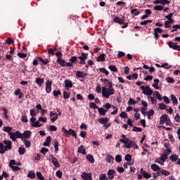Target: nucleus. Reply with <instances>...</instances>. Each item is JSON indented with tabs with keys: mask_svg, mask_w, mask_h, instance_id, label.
<instances>
[{
	"mask_svg": "<svg viewBox=\"0 0 180 180\" xmlns=\"http://www.w3.org/2000/svg\"><path fill=\"white\" fill-rule=\"evenodd\" d=\"M108 89L106 87H102V96L103 98H106V99H108L109 96H111V95L115 94V89H113L112 82H108Z\"/></svg>",
	"mask_w": 180,
	"mask_h": 180,
	"instance_id": "f257e3e1",
	"label": "nucleus"
},
{
	"mask_svg": "<svg viewBox=\"0 0 180 180\" xmlns=\"http://www.w3.org/2000/svg\"><path fill=\"white\" fill-rule=\"evenodd\" d=\"M3 143H0V154H5L8 150H12V141L11 140L3 141Z\"/></svg>",
	"mask_w": 180,
	"mask_h": 180,
	"instance_id": "f03ea898",
	"label": "nucleus"
},
{
	"mask_svg": "<svg viewBox=\"0 0 180 180\" xmlns=\"http://www.w3.org/2000/svg\"><path fill=\"white\" fill-rule=\"evenodd\" d=\"M120 143H123L125 144L124 146V148H135V150H139V146L136 144V143L131 141V140L127 139H120Z\"/></svg>",
	"mask_w": 180,
	"mask_h": 180,
	"instance_id": "7ed1b4c3",
	"label": "nucleus"
},
{
	"mask_svg": "<svg viewBox=\"0 0 180 180\" xmlns=\"http://www.w3.org/2000/svg\"><path fill=\"white\" fill-rule=\"evenodd\" d=\"M168 158V154L162 153L160 158H158L155 160V162L156 164H160V165L164 166V162L167 161V158Z\"/></svg>",
	"mask_w": 180,
	"mask_h": 180,
	"instance_id": "20e7f679",
	"label": "nucleus"
},
{
	"mask_svg": "<svg viewBox=\"0 0 180 180\" xmlns=\"http://www.w3.org/2000/svg\"><path fill=\"white\" fill-rule=\"evenodd\" d=\"M140 89H142V93L146 96H151L153 95V90L149 86H141Z\"/></svg>",
	"mask_w": 180,
	"mask_h": 180,
	"instance_id": "39448f33",
	"label": "nucleus"
},
{
	"mask_svg": "<svg viewBox=\"0 0 180 180\" xmlns=\"http://www.w3.org/2000/svg\"><path fill=\"white\" fill-rule=\"evenodd\" d=\"M10 139L13 140V141H16V139H20L22 137V134L17 131L15 132H12L9 134Z\"/></svg>",
	"mask_w": 180,
	"mask_h": 180,
	"instance_id": "423d86ee",
	"label": "nucleus"
},
{
	"mask_svg": "<svg viewBox=\"0 0 180 180\" xmlns=\"http://www.w3.org/2000/svg\"><path fill=\"white\" fill-rule=\"evenodd\" d=\"M30 123L32 127H41L40 122L39 121L36 122V118L33 117L30 119Z\"/></svg>",
	"mask_w": 180,
	"mask_h": 180,
	"instance_id": "0eeeda50",
	"label": "nucleus"
},
{
	"mask_svg": "<svg viewBox=\"0 0 180 180\" xmlns=\"http://www.w3.org/2000/svg\"><path fill=\"white\" fill-rule=\"evenodd\" d=\"M32 136V132L29 130L25 131L23 132V134H21V140H26L27 139H29V137H30Z\"/></svg>",
	"mask_w": 180,
	"mask_h": 180,
	"instance_id": "6e6552de",
	"label": "nucleus"
},
{
	"mask_svg": "<svg viewBox=\"0 0 180 180\" xmlns=\"http://www.w3.org/2000/svg\"><path fill=\"white\" fill-rule=\"evenodd\" d=\"M78 58L81 60L79 64L84 65H85V60L88 58V53H82V56H79Z\"/></svg>",
	"mask_w": 180,
	"mask_h": 180,
	"instance_id": "1a4fd4ad",
	"label": "nucleus"
},
{
	"mask_svg": "<svg viewBox=\"0 0 180 180\" xmlns=\"http://www.w3.org/2000/svg\"><path fill=\"white\" fill-rule=\"evenodd\" d=\"M169 122L168 115H167V114H163L160 118V124H164V123H167V124H168Z\"/></svg>",
	"mask_w": 180,
	"mask_h": 180,
	"instance_id": "9d476101",
	"label": "nucleus"
},
{
	"mask_svg": "<svg viewBox=\"0 0 180 180\" xmlns=\"http://www.w3.org/2000/svg\"><path fill=\"white\" fill-rule=\"evenodd\" d=\"M50 158L52 160V163L53 164L54 167H56V168H60V162H58V160H57V158H54V156H53V155H51Z\"/></svg>",
	"mask_w": 180,
	"mask_h": 180,
	"instance_id": "9b49d317",
	"label": "nucleus"
},
{
	"mask_svg": "<svg viewBox=\"0 0 180 180\" xmlns=\"http://www.w3.org/2000/svg\"><path fill=\"white\" fill-rule=\"evenodd\" d=\"M81 178L82 179H84V180H92V175H91V174L84 172L81 175Z\"/></svg>",
	"mask_w": 180,
	"mask_h": 180,
	"instance_id": "f8f14e48",
	"label": "nucleus"
},
{
	"mask_svg": "<svg viewBox=\"0 0 180 180\" xmlns=\"http://www.w3.org/2000/svg\"><path fill=\"white\" fill-rule=\"evenodd\" d=\"M49 116L51 118V122H52L53 123H54V122H56V120H57V119H58V115H57V113L53 112V111H51L49 113ZM53 116H54L53 117Z\"/></svg>",
	"mask_w": 180,
	"mask_h": 180,
	"instance_id": "ddd939ff",
	"label": "nucleus"
},
{
	"mask_svg": "<svg viewBox=\"0 0 180 180\" xmlns=\"http://www.w3.org/2000/svg\"><path fill=\"white\" fill-rule=\"evenodd\" d=\"M51 84L52 82L49 80L46 82V92L47 94H50L51 92Z\"/></svg>",
	"mask_w": 180,
	"mask_h": 180,
	"instance_id": "4468645a",
	"label": "nucleus"
},
{
	"mask_svg": "<svg viewBox=\"0 0 180 180\" xmlns=\"http://www.w3.org/2000/svg\"><path fill=\"white\" fill-rule=\"evenodd\" d=\"M141 174L146 179H148L151 178V175L148 172H146V170H144L143 169H141Z\"/></svg>",
	"mask_w": 180,
	"mask_h": 180,
	"instance_id": "2eb2a0df",
	"label": "nucleus"
},
{
	"mask_svg": "<svg viewBox=\"0 0 180 180\" xmlns=\"http://www.w3.org/2000/svg\"><path fill=\"white\" fill-rule=\"evenodd\" d=\"M87 75L88 74H86L84 72H79V71L76 72V77H77L78 78H85V77H86Z\"/></svg>",
	"mask_w": 180,
	"mask_h": 180,
	"instance_id": "dca6fc26",
	"label": "nucleus"
},
{
	"mask_svg": "<svg viewBox=\"0 0 180 180\" xmlns=\"http://www.w3.org/2000/svg\"><path fill=\"white\" fill-rule=\"evenodd\" d=\"M150 168L154 172H158V171H160L161 169V167H160V166H158V165L157 164H152L150 165Z\"/></svg>",
	"mask_w": 180,
	"mask_h": 180,
	"instance_id": "f3484780",
	"label": "nucleus"
},
{
	"mask_svg": "<svg viewBox=\"0 0 180 180\" xmlns=\"http://www.w3.org/2000/svg\"><path fill=\"white\" fill-rule=\"evenodd\" d=\"M158 33H162V30L161 28H156L154 30V36L156 39H158V37H160Z\"/></svg>",
	"mask_w": 180,
	"mask_h": 180,
	"instance_id": "a211bd4d",
	"label": "nucleus"
},
{
	"mask_svg": "<svg viewBox=\"0 0 180 180\" xmlns=\"http://www.w3.org/2000/svg\"><path fill=\"white\" fill-rule=\"evenodd\" d=\"M77 153H79L80 154H83V155H86V152L85 151V148H84V146H80L78 148Z\"/></svg>",
	"mask_w": 180,
	"mask_h": 180,
	"instance_id": "6ab92c4d",
	"label": "nucleus"
},
{
	"mask_svg": "<svg viewBox=\"0 0 180 180\" xmlns=\"http://www.w3.org/2000/svg\"><path fill=\"white\" fill-rule=\"evenodd\" d=\"M50 143H51V136H48L45 141V142L43 143V146L44 147H47L50 146Z\"/></svg>",
	"mask_w": 180,
	"mask_h": 180,
	"instance_id": "aec40b11",
	"label": "nucleus"
},
{
	"mask_svg": "<svg viewBox=\"0 0 180 180\" xmlns=\"http://www.w3.org/2000/svg\"><path fill=\"white\" fill-rule=\"evenodd\" d=\"M57 63L61 65V67H66V63L65 60H62L61 58L58 57Z\"/></svg>",
	"mask_w": 180,
	"mask_h": 180,
	"instance_id": "412c9836",
	"label": "nucleus"
},
{
	"mask_svg": "<svg viewBox=\"0 0 180 180\" xmlns=\"http://www.w3.org/2000/svg\"><path fill=\"white\" fill-rule=\"evenodd\" d=\"M113 20L115 23H119L120 25L124 23V19H120L118 17H115Z\"/></svg>",
	"mask_w": 180,
	"mask_h": 180,
	"instance_id": "4be33fe9",
	"label": "nucleus"
},
{
	"mask_svg": "<svg viewBox=\"0 0 180 180\" xmlns=\"http://www.w3.org/2000/svg\"><path fill=\"white\" fill-rule=\"evenodd\" d=\"M35 82L37 84V85H39V86H41V84H44V80L42 78L37 77L35 79Z\"/></svg>",
	"mask_w": 180,
	"mask_h": 180,
	"instance_id": "5701e85b",
	"label": "nucleus"
},
{
	"mask_svg": "<svg viewBox=\"0 0 180 180\" xmlns=\"http://www.w3.org/2000/svg\"><path fill=\"white\" fill-rule=\"evenodd\" d=\"M3 130L6 133H8V136H9V134H11V133H12V130H13V128L11 127H3Z\"/></svg>",
	"mask_w": 180,
	"mask_h": 180,
	"instance_id": "b1692460",
	"label": "nucleus"
},
{
	"mask_svg": "<svg viewBox=\"0 0 180 180\" xmlns=\"http://www.w3.org/2000/svg\"><path fill=\"white\" fill-rule=\"evenodd\" d=\"M105 57H106V55L105 53H102L96 58V61L103 62L105 61Z\"/></svg>",
	"mask_w": 180,
	"mask_h": 180,
	"instance_id": "393cba45",
	"label": "nucleus"
},
{
	"mask_svg": "<svg viewBox=\"0 0 180 180\" xmlns=\"http://www.w3.org/2000/svg\"><path fill=\"white\" fill-rule=\"evenodd\" d=\"M86 158L88 161H89V162H91V164H94L95 162V159L94 158V155H87Z\"/></svg>",
	"mask_w": 180,
	"mask_h": 180,
	"instance_id": "a878e982",
	"label": "nucleus"
},
{
	"mask_svg": "<svg viewBox=\"0 0 180 180\" xmlns=\"http://www.w3.org/2000/svg\"><path fill=\"white\" fill-rule=\"evenodd\" d=\"M108 120H109L108 119V117H103V118L98 119V122L101 123V124H106Z\"/></svg>",
	"mask_w": 180,
	"mask_h": 180,
	"instance_id": "bb28decb",
	"label": "nucleus"
},
{
	"mask_svg": "<svg viewBox=\"0 0 180 180\" xmlns=\"http://www.w3.org/2000/svg\"><path fill=\"white\" fill-rule=\"evenodd\" d=\"M65 85L66 88H72V82L69 79L65 80Z\"/></svg>",
	"mask_w": 180,
	"mask_h": 180,
	"instance_id": "cd10ccee",
	"label": "nucleus"
},
{
	"mask_svg": "<svg viewBox=\"0 0 180 180\" xmlns=\"http://www.w3.org/2000/svg\"><path fill=\"white\" fill-rule=\"evenodd\" d=\"M98 113L100 115H102L103 116H105L106 115V112H108V110H105L103 108H98Z\"/></svg>",
	"mask_w": 180,
	"mask_h": 180,
	"instance_id": "c85d7f7f",
	"label": "nucleus"
},
{
	"mask_svg": "<svg viewBox=\"0 0 180 180\" xmlns=\"http://www.w3.org/2000/svg\"><path fill=\"white\" fill-rule=\"evenodd\" d=\"M27 177L30 178V179H34L36 178V174L33 171H30L27 174Z\"/></svg>",
	"mask_w": 180,
	"mask_h": 180,
	"instance_id": "c756f323",
	"label": "nucleus"
},
{
	"mask_svg": "<svg viewBox=\"0 0 180 180\" xmlns=\"http://www.w3.org/2000/svg\"><path fill=\"white\" fill-rule=\"evenodd\" d=\"M171 99L173 105H178V99H176V97L175 96V95L172 94Z\"/></svg>",
	"mask_w": 180,
	"mask_h": 180,
	"instance_id": "7c9ffc66",
	"label": "nucleus"
},
{
	"mask_svg": "<svg viewBox=\"0 0 180 180\" xmlns=\"http://www.w3.org/2000/svg\"><path fill=\"white\" fill-rule=\"evenodd\" d=\"M73 136V137H75V139H77V132H75V131H74V129H69V132H68V136Z\"/></svg>",
	"mask_w": 180,
	"mask_h": 180,
	"instance_id": "2f4dec72",
	"label": "nucleus"
},
{
	"mask_svg": "<svg viewBox=\"0 0 180 180\" xmlns=\"http://www.w3.org/2000/svg\"><path fill=\"white\" fill-rule=\"evenodd\" d=\"M154 96L158 101H162V97L161 96V94H160V92L158 91H155L154 92Z\"/></svg>",
	"mask_w": 180,
	"mask_h": 180,
	"instance_id": "473e14b6",
	"label": "nucleus"
},
{
	"mask_svg": "<svg viewBox=\"0 0 180 180\" xmlns=\"http://www.w3.org/2000/svg\"><path fill=\"white\" fill-rule=\"evenodd\" d=\"M169 159L172 162H175L178 160V155H172L169 156Z\"/></svg>",
	"mask_w": 180,
	"mask_h": 180,
	"instance_id": "72a5a7b5",
	"label": "nucleus"
},
{
	"mask_svg": "<svg viewBox=\"0 0 180 180\" xmlns=\"http://www.w3.org/2000/svg\"><path fill=\"white\" fill-rule=\"evenodd\" d=\"M18 153L20 155H23V154H25V153H26V150L23 147H20L18 148Z\"/></svg>",
	"mask_w": 180,
	"mask_h": 180,
	"instance_id": "f704fd0d",
	"label": "nucleus"
},
{
	"mask_svg": "<svg viewBox=\"0 0 180 180\" xmlns=\"http://www.w3.org/2000/svg\"><path fill=\"white\" fill-rule=\"evenodd\" d=\"M176 46H178V44L176 43L175 44H174V42L169 43V47H170L171 49H173V50H176Z\"/></svg>",
	"mask_w": 180,
	"mask_h": 180,
	"instance_id": "c9c22d12",
	"label": "nucleus"
},
{
	"mask_svg": "<svg viewBox=\"0 0 180 180\" xmlns=\"http://www.w3.org/2000/svg\"><path fill=\"white\" fill-rule=\"evenodd\" d=\"M38 60H39L42 64H49V59H43V58L39 57Z\"/></svg>",
	"mask_w": 180,
	"mask_h": 180,
	"instance_id": "e433bc0d",
	"label": "nucleus"
},
{
	"mask_svg": "<svg viewBox=\"0 0 180 180\" xmlns=\"http://www.w3.org/2000/svg\"><path fill=\"white\" fill-rule=\"evenodd\" d=\"M108 68L110 71H112V72H117V68L115 65H110Z\"/></svg>",
	"mask_w": 180,
	"mask_h": 180,
	"instance_id": "4c0bfd02",
	"label": "nucleus"
},
{
	"mask_svg": "<svg viewBox=\"0 0 180 180\" xmlns=\"http://www.w3.org/2000/svg\"><path fill=\"white\" fill-rule=\"evenodd\" d=\"M22 141L27 148H29V147H30V144H31L30 141L24 139V140H22Z\"/></svg>",
	"mask_w": 180,
	"mask_h": 180,
	"instance_id": "58836bf2",
	"label": "nucleus"
},
{
	"mask_svg": "<svg viewBox=\"0 0 180 180\" xmlns=\"http://www.w3.org/2000/svg\"><path fill=\"white\" fill-rule=\"evenodd\" d=\"M114 158H113V157L112 156V155H108L107 157H106V161H107V162H113V161H114Z\"/></svg>",
	"mask_w": 180,
	"mask_h": 180,
	"instance_id": "ea45409f",
	"label": "nucleus"
},
{
	"mask_svg": "<svg viewBox=\"0 0 180 180\" xmlns=\"http://www.w3.org/2000/svg\"><path fill=\"white\" fill-rule=\"evenodd\" d=\"M131 13H132V15H134V16H138V15H140V12L137 11V9H132L131 11Z\"/></svg>",
	"mask_w": 180,
	"mask_h": 180,
	"instance_id": "a19ab883",
	"label": "nucleus"
},
{
	"mask_svg": "<svg viewBox=\"0 0 180 180\" xmlns=\"http://www.w3.org/2000/svg\"><path fill=\"white\" fill-rule=\"evenodd\" d=\"M137 103V101L133 98H129L128 101V105H136Z\"/></svg>",
	"mask_w": 180,
	"mask_h": 180,
	"instance_id": "79ce46f5",
	"label": "nucleus"
},
{
	"mask_svg": "<svg viewBox=\"0 0 180 180\" xmlns=\"http://www.w3.org/2000/svg\"><path fill=\"white\" fill-rule=\"evenodd\" d=\"M37 176L38 179L44 180V176H43V174H41V173L40 172H37Z\"/></svg>",
	"mask_w": 180,
	"mask_h": 180,
	"instance_id": "37998d69",
	"label": "nucleus"
},
{
	"mask_svg": "<svg viewBox=\"0 0 180 180\" xmlns=\"http://www.w3.org/2000/svg\"><path fill=\"white\" fill-rule=\"evenodd\" d=\"M112 112H111V115H116L119 110V109L117 108H116V106L112 105Z\"/></svg>",
	"mask_w": 180,
	"mask_h": 180,
	"instance_id": "c03bdc74",
	"label": "nucleus"
},
{
	"mask_svg": "<svg viewBox=\"0 0 180 180\" xmlns=\"http://www.w3.org/2000/svg\"><path fill=\"white\" fill-rule=\"evenodd\" d=\"M167 108V105H165L164 103H161L159 104V109H160V110H164V109Z\"/></svg>",
	"mask_w": 180,
	"mask_h": 180,
	"instance_id": "a18cd8bd",
	"label": "nucleus"
},
{
	"mask_svg": "<svg viewBox=\"0 0 180 180\" xmlns=\"http://www.w3.org/2000/svg\"><path fill=\"white\" fill-rule=\"evenodd\" d=\"M54 148H55V153H58V141H57V140L55 141Z\"/></svg>",
	"mask_w": 180,
	"mask_h": 180,
	"instance_id": "49530a36",
	"label": "nucleus"
},
{
	"mask_svg": "<svg viewBox=\"0 0 180 180\" xmlns=\"http://www.w3.org/2000/svg\"><path fill=\"white\" fill-rule=\"evenodd\" d=\"M70 92L68 91H64L63 92V98L64 99H68L70 98Z\"/></svg>",
	"mask_w": 180,
	"mask_h": 180,
	"instance_id": "de8ad7c7",
	"label": "nucleus"
},
{
	"mask_svg": "<svg viewBox=\"0 0 180 180\" xmlns=\"http://www.w3.org/2000/svg\"><path fill=\"white\" fill-rule=\"evenodd\" d=\"M166 81L169 83V84H174L175 82V80H174V79L172 77H167L166 78Z\"/></svg>",
	"mask_w": 180,
	"mask_h": 180,
	"instance_id": "09e8293b",
	"label": "nucleus"
},
{
	"mask_svg": "<svg viewBox=\"0 0 180 180\" xmlns=\"http://www.w3.org/2000/svg\"><path fill=\"white\" fill-rule=\"evenodd\" d=\"M154 115V110H150L148 112V118L150 120L151 119V116H153Z\"/></svg>",
	"mask_w": 180,
	"mask_h": 180,
	"instance_id": "8fccbe9b",
	"label": "nucleus"
},
{
	"mask_svg": "<svg viewBox=\"0 0 180 180\" xmlns=\"http://www.w3.org/2000/svg\"><path fill=\"white\" fill-rule=\"evenodd\" d=\"M172 29H174V30H172L171 32H172V33H174V32H176V30H178V29H180V25H174L172 27Z\"/></svg>",
	"mask_w": 180,
	"mask_h": 180,
	"instance_id": "3c124183",
	"label": "nucleus"
},
{
	"mask_svg": "<svg viewBox=\"0 0 180 180\" xmlns=\"http://www.w3.org/2000/svg\"><path fill=\"white\" fill-rule=\"evenodd\" d=\"M21 122H23V123H27V122H29L27 117L26 115H22L21 117Z\"/></svg>",
	"mask_w": 180,
	"mask_h": 180,
	"instance_id": "603ef678",
	"label": "nucleus"
},
{
	"mask_svg": "<svg viewBox=\"0 0 180 180\" xmlns=\"http://www.w3.org/2000/svg\"><path fill=\"white\" fill-rule=\"evenodd\" d=\"M115 161L117 162H122V156L120 155H117L115 156Z\"/></svg>",
	"mask_w": 180,
	"mask_h": 180,
	"instance_id": "864d4df0",
	"label": "nucleus"
},
{
	"mask_svg": "<svg viewBox=\"0 0 180 180\" xmlns=\"http://www.w3.org/2000/svg\"><path fill=\"white\" fill-rule=\"evenodd\" d=\"M154 9H155V11H162V9H164V6H155L154 7Z\"/></svg>",
	"mask_w": 180,
	"mask_h": 180,
	"instance_id": "5fc2aeb1",
	"label": "nucleus"
},
{
	"mask_svg": "<svg viewBox=\"0 0 180 180\" xmlns=\"http://www.w3.org/2000/svg\"><path fill=\"white\" fill-rule=\"evenodd\" d=\"M100 72H103V74H105V75H109V72L105 68H101Z\"/></svg>",
	"mask_w": 180,
	"mask_h": 180,
	"instance_id": "6e6d98bb",
	"label": "nucleus"
},
{
	"mask_svg": "<svg viewBox=\"0 0 180 180\" xmlns=\"http://www.w3.org/2000/svg\"><path fill=\"white\" fill-rule=\"evenodd\" d=\"M56 176L60 179L63 178V172H61L60 170L57 171Z\"/></svg>",
	"mask_w": 180,
	"mask_h": 180,
	"instance_id": "4d7b16f0",
	"label": "nucleus"
},
{
	"mask_svg": "<svg viewBox=\"0 0 180 180\" xmlns=\"http://www.w3.org/2000/svg\"><path fill=\"white\" fill-rule=\"evenodd\" d=\"M171 1H168V0H160V4L161 5H168L169 4H170Z\"/></svg>",
	"mask_w": 180,
	"mask_h": 180,
	"instance_id": "13d9d810",
	"label": "nucleus"
},
{
	"mask_svg": "<svg viewBox=\"0 0 180 180\" xmlns=\"http://www.w3.org/2000/svg\"><path fill=\"white\" fill-rule=\"evenodd\" d=\"M6 42L7 44H12V43H13V39L11 37H8L6 40Z\"/></svg>",
	"mask_w": 180,
	"mask_h": 180,
	"instance_id": "bf43d9fd",
	"label": "nucleus"
},
{
	"mask_svg": "<svg viewBox=\"0 0 180 180\" xmlns=\"http://www.w3.org/2000/svg\"><path fill=\"white\" fill-rule=\"evenodd\" d=\"M90 108L91 109H98L99 108H98V105H96V104H95V103H90Z\"/></svg>",
	"mask_w": 180,
	"mask_h": 180,
	"instance_id": "052dcab7",
	"label": "nucleus"
},
{
	"mask_svg": "<svg viewBox=\"0 0 180 180\" xmlns=\"http://www.w3.org/2000/svg\"><path fill=\"white\" fill-rule=\"evenodd\" d=\"M134 131H143V129H141V127H134L133 129Z\"/></svg>",
	"mask_w": 180,
	"mask_h": 180,
	"instance_id": "680f3d73",
	"label": "nucleus"
},
{
	"mask_svg": "<svg viewBox=\"0 0 180 180\" xmlns=\"http://www.w3.org/2000/svg\"><path fill=\"white\" fill-rule=\"evenodd\" d=\"M120 116L124 119H127V113L126 112H122Z\"/></svg>",
	"mask_w": 180,
	"mask_h": 180,
	"instance_id": "e2e57ef3",
	"label": "nucleus"
},
{
	"mask_svg": "<svg viewBox=\"0 0 180 180\" xmlns=\"http://www.w3.org/2000/svg\"><path fill=\"white\" fill-rule=\"evenodd\" d=\"M41 153L42 154L46 155V154H47V153H49V150L47 149V148H42L41 149Z\"/></svg>",
	"mask_w": 180,
	"mask_h": 180,
	"instance_id": "0e129e2a",
	"label": "nucleus"
},
{
	"mask_svg": "<svg viewBox=\"0 0 180 180\" xmlns=\"http://www.w3.org/2000/svg\"><path fill=\"white\" fill-rule=\"evenodd\" d=\"M99 180H108V177L106 176V174H101V176L99 177Z\"/></svg>",
	"mask_w": 180,
	"mask_h": 180,
	"instance_id": "69168bd1",
	"label": "nucleus"
},
{
	"mask_svg": "<svg viewBox=\"0 0 180 180\" xmlns=\"http://www.w3.org/2000/svg\"><path fill=\"white\" fill-rule=\"evenodd\" d=\"M174 120L177 123L180 122V116L179 114H176L174 117Z\"/></svg>",
	"mask_w": 180,
	"mask_h": 180,
	"instance_id": "338daca9",
	"label": "nucleus"
},
{
	"mask_svg": "<svg viewBox=\"0 0 180 180\" xmlns=\"http://www.w3.org/2000/svg\"><path fill=\"white\" fill-rule=\"evenodd\" d=\"M126 161H130L131 160V155L127 154L125 155Z\"/></svg>",
	"mask_w": 180,
	"mask_h": 180,
	"instance_id": "774afa93",
	"label": "nucleus"
}]
</instances>
